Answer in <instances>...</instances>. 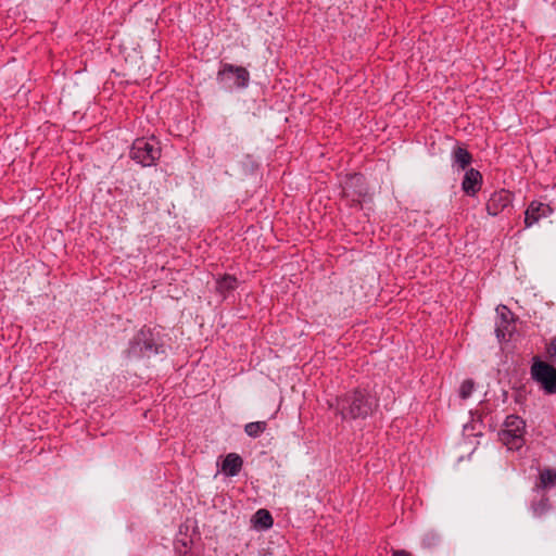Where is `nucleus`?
Listing matches in <instances>:
<instances>
[{
    "mask_svg": "<svg viewBox=\"0 0 556 556\" xmlns=\"http://www.w3.org/2000/svg\"><path fill=\"white\" fill-rule=\"evenodd\" d=\"M329 406L341 416L342 420H356L370 416L377 408L378 402L366 390L355 389L336 397L334 402H329Z\"/></svg>",
    "mask_w": 556,
    "mask_h": 556,
    "instance_id": "obj_1",
    "label": "nucleus"
},
{
    "mask_svg": "<svg viewBox=\"0 0 556 556\" xmlns=\"http://www.w3.org/2000/svg\"><path fill=\"white\" fill-rule=\"evenodd\" d=\"M124 354L128 359H150L152 356L165 355L166 346L161 331L156 328L142 327L129 340Z\"/></svg>",
    "mask_w": 556,
    "mask_h": 556,
    "instance_id": "obj_2",
    "label": "nucleus"
},
{
    "mask_svg": "<svg viewBox=\"0 0 556 556\" xmlns=\"http://www.w3.org/2000/svg\"><path fill=\"white\" fill-rule=\"evenodd\" d=\"M216 81L222 89L228 92L243 90L249 87L250 73L243 66L220 62Z\"/></svg>",
    "mask_w": 556,
    "mask_h": 556,
    "instance_id": "obj_3",
    "label": "nucleus"
},
{
    "mask_svg": "<svg viewBox=\"0 0 556 556\" xmlns=\"http://www.w3.org/2000/svg\"><path fill=\"white\" fill-rule=\"evenodd\" d=\"M525 420L519 416L509 415L498 432V439L508 450L518 451L525 445Z\"/></svg>",
    "mask_w": 556,
    "mask_h": 556,
    "instance_id": "obj_4",
    "label": "nucleus"
},
{
    "mask_svg": "<svg viewBox=\"0 0 556 556\" xmlns=\"http://www.w3.org/2000/svg\"><path fill=\"white\" fill-rule=\"evenodd\" d=\"M129 156L142 166H152L161 156V148L154 137L137 138L132 142Z\"/></svg>",
    "mask_w": 556,
    "mask_h": 556,
    "instance_id": "obj_5",
    "label": "nucleus"
},
{
    "mask_svg": "<svg viewBox=\"0 0 556 556\" xmlns=\"http://www.w3.org/2000/svg\"><path fill=\"white\" fill-rule=\"evenodd\" d=\"M531 378L540 384L544 393L556 394V367L535 358L530 368Z\"/></svg>",
    "mask_w": 556,
    "mask_h": 556,
    "instance_id": "obj_6",
    "label": "nucleus"
},
{
    "mask_svg": "<svg viewBox=\"0 0 556 556\" xmlns=\"http://www.w3.org/2000/svg\"><path fill=\"white\" fill-rule=\"evenodd\" d=\"M341 194L350 206H358L367 194L365 177L357 173L346 175L342 181Z\"/></svg>",
    "mask_w": 556,
    "mask_h": 556,
    "instance_id": "obj_7",
    "label": "nucleus"
},
{
    "mask_svg": "<svg viewBox=\"0 0 556 556\" xmlns=\"http://www.w3.org/2000/svg\"><path fill=\"white\" fill-rule=\"evenodd\" d=\"M513 204V194L507 190H498L489 198L485 210L490 216H497Z\"/></svg>",
    "mask_w": 556,
    "mask_h": 556,
    "instance_id": "obj_8",
    "label": "nucleus"
},
{
    "mask_svg": "<svg viewBox=\"0 0 556 556\" xmlns=\"http://www.w3.org/2000/svg\"><path fill=\"white\" fill-rule=\"evenodd\" d=\"M497 320L495 323V334L500 341L506 339V334L513 330V313L505 305H500L496 308Z\"/></svg>",
    "mask_w": 556,
    "mask_h": 556,
    "instance_id": "obj_9",
    "label": "nucleus"
},
{
    "mask_svg": "<svg viewBox=\"0 0 556 556\" xmlns=\"http://www.w3.org/2000/svg\"><path fill=\"white\" fill-rule=\"evenodd\" d=\"M553 213V210L548 204L532 201L525 212V225L526 228H530L536 224L541 218L547 217Z\"/></svg>",
    "mask_w": 556,
    "mask_h": 556,
    "instance_id": "obj_10",
    "label": "nucleus"
},
{
    "mask_svg": "<svg viewBox=\"0 0 556 556\" xmlns=\"http://www.w3.org/2000/svg\"><path fill=\"white\" fill-rule=\"evenodd\" d=\"M481 186V173L475 168L467 169L462 181L463 191L469 197H475L480 191Z\"/></svg>",
    "mask_w": 556,
    "mask_h": 556,
    "instance_id": "obj_11",
    "label": "nucleus"
},
{
    "mask_svg": "<svg viewBox=\"0 0 556 556\" xmlns=\"http://www.w3.org/2000/svg\"><path fill=\"white\" fill-rule=\"evenodd\" d=\"M243 460L237 453H229L223 460L222 472L227 477L237 476L242 469Z\"/></svg>",
    "mask_w": 556,
    "mask_h": 556,
    "instance_id": "obj_12",
    "label": "nucleus"
},
{
    "mask_svg": "<svg viewBox=\"0 0 556 556\" xmlns=\"http://www.w3.org/2000/svg\"><path fill=\"white\" fill-rule=\"evenodd\" d=\"M472 156L468 152L467 149L456 146L452 151V165L453 167L457 166L458 169H466V167L471 163Z\"/></svg>",
    "mask_w": 556,
    "mask_h": 556,
    "instance_id": "obj_13",
    "label": "nucleus"
},
{
    "mask_svg": "<svg viewBox=\"0 0 556 556\" xmlns=\"http://www.w3.org/2000/svg\"><path fill=\"white\" fill-rule=\"evenodd\" d=\"M556 486V469L544 468L540 470L536 489L547 490Z\"/></svg>",
    "mask_w": 556,
    "mask_h": 556,
    "instance_id": "obj_14",
    "label": "nucleus"
},
{
    "mask_svg": "<svg viewBox=\"0 0 556 556\" xmlns=\"http://www.w3.org/2000/svg\"><path fill=\"white\" fill-rule=\"evenodd\" d=\"M237 286H238V280L235 276H231V275H225V276L220 277L219 279H217V281H216V290L219 293L232 291L237 288Z\"/></svg>",
    "mask_w": 556,
    "mask_h": 556,
    "instance_id": "obj_15",
    "label": "nucleus"
},
{
    "mask_svg": "<svg viewBox=\"0 0 556 556\" xmlns=\"http://www.w3.org/2000/svg\"><path fill=\"white\" fill-rule=\"evenodd\" d=\"M254 523L256 527H260L261 529H268L273 526V517L270 513L266 509H258L254 516Z\"/></svg>",
    "mask_w": 556,
    "mask_h": 556,
    "instance_id": "obj_16",
    "label": "nucleus"
},
{
    "mask_svg": "<svg viewBox=\"0 0 556 556\" xmlns=\"http://www.w3.org/2000/svg\"><path fill=\"white\" fill-rule=\"evenodd\" d=\"M266 426L265 421H252L245 425L244 431L251 438H258L266 430Z\"/></svg>",
    "mask_w": 556,
    "mask_h": 556,
    "instance_id": "obj_17",
    "label": "nucleus"
},
{
    "mask_svg": "<svg viewBox=\"0 0 556 556\" xmlns=\"http://www.w3.org/2000/svg\"><path fill=\"white\" fill-rule=\"evenodd\" d=\"M549 501L547 497L541 498L540 501L531 505L532 513L535 517H541L549 510Z\"/></svg>",
    "mask_w": 556,
    "mask_h": 556,
    "instance_id": "obj_18",
    "label": "nucleus"
},
{
    "mask_svg": "<svg viewBox=\"0 0 556 556\" xmlns=\"http://www.w3.org/2000/svg\"><path fill=\"white\" fill-rule=\"evenodd\" d=\"M475 390V382L472 379H466L463 381L459 388V396L463 400H467L471 396L472 392Z\"/></svg>",
    "mask_w": 556,
    "mask_h": 556,
    "instance_id": "obj_19",
    "label": "nucleus"
},
{
    "mask_svg": "<svg viewBox=\"0 0 556 556\" xmlns=\"http://www.w3.org/2000/svg\"><path fill=\"white\" fill-rule=\"evenodd\" d=\"M440 542V535L435 532H427L422 538V544L426 547H433Z\"/></svg>",
    "mask_w": 556,
    "mask_h": 556,
    "instance_id": "obj_20",
    "label": "nucleus"
},
{
    "mask_svg": "<svg viewBox=\"0 0 556 556\" xmlns=\"http://www.w3.org/2000/svg\"><path fill=\"white\" fill-rule=\"evenodd\" d=\"M547 352L556 362V337L551 340L547 346Z\"/></svg>",
    "mask_w": 556,
    "mask_h": 556,
    "instance_id": "obj_21",
    "label": "nucleus"
},
{
    "mask_svg": "<svg viewBox=\"0 0 556 556\" xmlns=\"http://www.w3.org/2000/svg\"><path fill=\"white\" fill-rule=\"evenodd\" d=\"M393 556H412V554L404 549H400V551H394Z\"/></svg>",
    "mask_w": 556,
    "mask_h": 556,
    "instance_id": "obj_22",
    "label": "nucleus"
}]
</instances>
